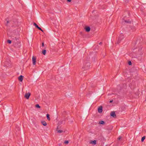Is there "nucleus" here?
<instances>
[{
    "label": "nucleus",
    "instance_id": "nucleus-1",
    "mask_svg": "<svg viewBox=\"0 0 146 146\" xmlns=\"http://www.w3.org/2000/svg\"><path fill=\"white\" fill-rule=\"evenodd\" d=\"M90 63L88 62H85L83 64L82 68L85 70H87L90 68Z\"/></svg>",
    "mask_w": 146,
    "mask_h": 146
},
{
    "label": "nucleus",
    "instance_id": "nucleus-2",
    "mask_svg": "<svg viewBox=\"0 0 146 146\" xmlns=\"http://www.w3.org/2000/svg\"><path fill=\"white\" fill-rule=\"evenodd\" d=\"M124 38V36L122 34L120 35L119 36L118 40L116 42L117 44H119L122 40Z\"/></svg>",
    "mask_w": 146,
    "mask_h": 146
},
{
    "label": "nucleus",
    "instance_id": "nucleus-3",
    "mask_svg": "<svg viewBox=\"0 0 146 146\" xmlns=\"http://www.w3.org/2000/svg\"><path fill=\"white\" fill-rule=\"evenodd\" d=\"M10 61L9 60H8V61H5L4 64V66H6L8 67L10 66Z\"/></svg>",
    "mask_w": 146,
    "mask_h": 146
},
{
    "label": "nucleus",
    "instance_id": "nucleus-4",
    "mask_svg": "<svg viewBox=\"0 0 146 146\" xmlns=\"http://www.w3.org/2000/svg\"><path fill=\"white\" fill-rule=\"evenodd\" d=\"M32 61L33 62V64L34 65L36 64V58L35 57L33 56L32 58Z\"/></svg>",
    "mask_w": 146,
    "mask_h": 146
},
{
    "label": "nucleus",
    "instance_id": "nucleus-5",
    "mask_svg": "<svg viewBox=\"0 0 146 146\" xmlns=\"http://www.w3.org/2000/svg\"><path fill=\"white\" fill-rule=\"evenodd\" d=\"M31 95V94L30 92L26 93L25 96V97L27 99H28Z\"/></svg>",
    "mask_w": 146,
    "mask_h": 146
},
{
    "label": "nucleus",
    "instance_id": "nucleus-6",
    "mask_svg": "<svg viewBox=\"0 0 146 146\" xmlns=\"http://www.w3.org/2000/svg\"><path fill=\"white\" fill-rule=\"evenodd\" d=\"M98 111L99 113H101L102 111V106H100L98 109Z\"/></svg>",
    "mask_w": 146,
    "mask_h": 146
},
{
    "label": "nucleus",
    "instance_id": "nucleus-7",
    "mask_svg": "<svg viewBox=\"0 0 146 146\" xmlns=\"http://www.w3.org/2000/svg\"><path fill=\"white\" fill-rule=\"evenodd\" d=\"M15 46L16 47H19L21 46V44L20 42H17V43H15Z\"/></svg>",
    "mask_w": 146,
    "mask_h": 146
},
{
    "label": "nucleus",
    "instance_id": "nucleus-8",
    "mask_svg": "<svg viewBox=\"0 0 146 146\" xmlns=\"http://www.w3.org/2000/svg\"><path fill=\"white\" fill-rule=\"evenodd\" d=\"M111 116L113 117H116V115L114 111H112L110 114Z\"/></svg>",
    "mask_w": 146,
    "mask_h": 146
},
{
    "label": "nucleus",
    "instance_id": "nucleus-9",
    "mask_svg": "<svg viewBox=\"0 0 146 146\" xmlns=\"http://www.w3.org/2000/svg\"><path fill=\"white\" fill-rule=\"evenodd\" d=\"M85 29L86 31L87 32L90 31V28L89 27H85Z\"/></svg>",
    "mask_w": 146,
    "mask_h": 146
},
{
    "label": "nucleus",
    "instance_id": "nucleus-10",
    "mask_svg": "<svg viewBox=\"0 0 146 146\" xmlns=\"http://www.w3.org/2000/svg\"><path fill=\"white\" fill-rule=\"evenodd\" d=\"M23 76L22 75H20L18 78V79L21 82H22L23 80Z\"/></svg>",
    "mask_w": 146,
    "mask_h": 146
},
{
    "label": "nucleus",
    "instance_id": "nucleus-11",
    "mask_svg": "<svg viewBox=\"0 0 146 146\" xmlns=\"http://www.w3.org/2000/svg\"><path fill=\"white\" fill-rule=\"evenodd\" d=\"M56 131H57V132L58 133H61L63 132H64L62 130H58V127L56 129Z\"/></svg>",
    "mask_w": 146,
    "mask_h": 146
},
{
    "label": "nucleus",
    "instance_id": "nucleus-12",
    "mask_svg": "<svg viewBox=\"0 0 146 146\" xmlns=\"http://www.w3.org/2000/svg\"><path fill=\"white\" fill-rule=\"evenodd\" d=\"M41 123L44 126H46L47 125V123L45 121H41Z\"/></svg>",
    "mask_w": 146,
    "mask_h": 146
},
{
    "label": "nucleus",
    "instance_id": "nucleus-13",
    "mask_svg": "<svg viewBox=\"0 0 146 146\" xmlns=\"http://www.w3.org/2000/svg\"><path fill=\"white\" fill-rule=\"evenodd\" d=\"M96 141L94 140L91 142V143L93 145H96Z\"/></svg>",
    "mask_w": 146,
    "mask_h": 146
},
{
    "label": "nucleus",
    "instance_id": "nucleus-14",
    "mask_svg": "<svg viewBox=\"0 0 146 146\" xmlns=\"http://www.w3.org/2000/svg\"><path fill=\"white\" fill-rule=\"evenodd\" d=\"M42 53L44 55H45L46 53V50H42Z\"/></svg>",
    "mask_w": 146,
    "mask_h": 146
},
{
    "label": "nucleus",
    "instance_id": "nucleus-15",
    "mask_svg": "<svg viewBox=\"0 0 146 146\" xmlns=\"http://www.w3.org/2000/svg\"><path fill=\"white\" fill-rule=\"evenodd\" d=\"M99 124H105V122L103 121H102L99 122Z\"/></svg>",
    "mask_w": 146,
    "mask_h": 146
},
{
    "label": "nucleus",
    "instance_id": "nucleus-16",
    "mask_svg": "<svg viewBox=\"0 0 146 146\" xmlns=\"http://www.w3.org/2000/svg\"><path fill=\"white\" fill-rule=\"evenodd\" d=\"M49 115L48 114H47L46 115V117H47V119L48 120H50V118L49 117Z\"/></svg>",
    "mask_w": 146,
    "mask_h": 146
},
{
    "label": "nucleus",
    "instance_id": "nucleus-17",
    "mask_svg": "<svg viewBox=\"0 0 146 146\" xmlns=\"http://www.w3.org/2000/svg\"><path fill=\"white\" fill-rule=\"evenodd\" d=\"M145 136H143V137L142 138H141V141L142 142H143L144 140V139H145Z\"/></svg>",
    "mask_w": 146,
    "mask_h": 146
},
{
    "label": "nucleus",
    "instance_id": "nucleus-18",
    "mask_svg": "<svg viewBox=\"0 0 146 146\" xmlns=\"http://www.w3.org/2000/svg\"><path fill=\"white\" fill-rule=\"evenodd\" d=\"M33 25H35L36 27L37 28H38L39 27L35 23H34Z\"/></svg>",
    "mask_w": 146,
    "mask_h": 146
},
{
    "label": "nucleus",
    "instance_id": "nucleus-19",
    "mask_svg": "<svg viewBox=\"0 0 146 146\" xmlns=\"http://www.w3.org/2000/svg\"><path fill=\"white\" fill-rule=\"evenodd\" d=\"M124 21L126 23H131L130 21H128V20H125Z\"/></svg>",
    "mask_w": 146,
    "mask_h": 146
},
{
    "label": "nucleus",
    "instance_id": "nucleus-20",
    "mask_svg": "<svg viewBox=\"0 0 146 146\" xmlns=\"http://www.w3.org/2000/svg\"><path fill=\"white\" fill-rule=\"evenodd\" d=\"M36 107L37 108H40V106H39V105L37 104H36Z\"/></svg>",
    "mask_w": 146,
    "mask_h": 146
},
{
    "label": "nucleus",
    "instance_id": "nucleus-21",
    "mask_svg": "<svg viewBox=\"0 0 146 146\" xmlns=\"http://www.w3.org/2000/svg\"><path fill=\"white\" fill-rule=\"evenodd\" d=\"M7 42L9 43V44H11V40H7Z\"/></svg>",
    "mask_w": 146,
    "mask_h": 146
},
{
    "label": "nucleus",
    "instance_id": "nucleus-22",
    "mask_svg": "<svg viewBox=\"0 0 146 146\" xmlns=\"http://www.w3.org/2000/svg\"><path fill=\"white\" fill-rule=\"evenodd\" d=\"M37 29H38L39 30H40L42 32H43V30L39 27H38Z\"/></svg>",
    "mask_w": 146,
    "mask_h": 146
},
{
    "label": "nucleus",
    "instance_id": "nucleus-23",
    "mask_svg": "<svg viewBox=\"0 0 146 146\" xmlns=\"http://www.w3.org/2000/svg\"><path fill=\"white\" fill-rule=\"evenodd\" d=\"M68 141H66L64 142V143L66 144H68Z\"/></svg>",
    "mask_w": 146,
    "mask_h": 146
},
{
    "label": "nucleus",
    "instance_id": "nucleus-24",
    "mask_svg": "<svg viewBox=\"0 0 146 146\" xmlns=\"http://www.w3.org/2000/svg\"><path fill=\"white\" fill-rule=\"evenodd\" d=\"M128 64L129 65H131V62L130 61H129L128 62Z\"/></svg>",
    "mask_w": 146,
    "mask_h": 146
},
{
    "label": "nucleus",
    "instance_id": "nucleus-25",
    "mask_svg": "<svg viewBox=\"0 0 146 146\" xmlns=\"http://www.w3.org/2000/svg\"><path fill=\"white\" fill-rule=\"evenodd\" d=\"M9 23V21H7V24H6V25H8V23Z\"/></svg>",
    "mask_w": 146,
    "mask_h": 146
},
{
    "label": "nucleus",
    "instance_id": "nucleus-26",
    "mask_svg": "<svg viewBox=\"0 0 146 146\" xmlns=\"http://www.w3.org/2000/svg\"><path fill=\"white\" fill-rule=\"evenodd\" d=\"M121 138V137H119L118 138V140H119Z\"/></svg>",
    "mask_w": 146,
    "mask_h": 146
},
{
    "label": "nucleus",
    "instance_id": "nucleus-27",
    "mask_svg": "<svg viewBox=\"0 0 146 146\" xmlns=\"http://www.w3.org/2000/svg\"><path fill=\"white\" fill-rule=\"evenodd\" d=\"M42 46H44V43L43 42L42 43Z\"/></svg>",
    "mask_w": 146,
    "mask_h": 146
},
{
    "label": "nucleus",
    "instance_id": "nucleus-28",
    "mask_svg": "<svg viewBox=\"0 0 146 146\" xmlns=\"http://www.w3.org/2000/svg\"><path fill=\"white\" fill-rule=\"evenodd\" d=\"M113 102V100H110V103H112Z\"/></svg>",
    "mask_w": 146,
    "mask_h": 146
},
{
    "label": "nucleus",
    "instance_id": "nucleus-29",
    "mask_svg": "<svg viewBox=\"0 0 146 146\" xmlns=\"http://www.w3.org/2000/svg\"><path fill=\"white\" fill-rule=\"evenodd\" d=\"M68 2H70L71 1V0H67Z\"/></svg>",
    "mask_w": 146,
    "mask_h": 146
},
{
    "label": "nucleus",
    "instance_id": "nucleus-30",
    "mask_svg": "<svg viewBox=\"0 0 146 146\" xmlns=\"http://www.w3.org/2000/svg\"><path fill=\"white\" fill-rule=\"evenodd\" d=\"M102 44V43L101 42H100L99 43V44H100V45H101Z\"/></svg>",
    "mask_w": 146,
    "mask_h": 146
}]
</instances>
